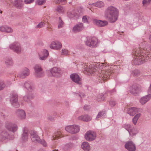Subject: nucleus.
<instances>
[{
	"mask_svg": "<svg viewBox=\"0 0 151 151\" xmlns=\"http://www.w3.org/2000/svg\"><path fill=\"white\" fill-rule=\"evenodd\" d=\"M134 56L132 63L134 64L139 65L144 63L146 60L151 58V56L149 55L148 52H146L144 50L138 48L135 49L132 52Z\"/></svg>",
	"mask_w": 151,
	"mask_h": 151,
	"instance_id": "nucleus-1",
	"label": "nucleus"
},
{
	"mask_svg": "<svg viewBox=\"0 0 151 151\" xmlns=\"http://www.w3.org/2000/svg\"><path fill=\"white\" fill-rule=\"evenodd\" d=\"M94 65L95 66H98L96 70L100 74L99 76V80H100L101 83L109 78L112 72L109 69L110 68L109 66H107L106 64L104 63H95Z\"/></svg>",
	"mask_w": 151,
	"mask_h": 151,
	"instance_id": "nucleus-2",
	"label": "nucleus"
},
{
	"mask_svg": "<svg viewBox=\"0 0 151 151\" xmlns=\"http://www.w3.org/2000/svg\"><path fill=\"white\" fill-rule=\"evenodd\" d=\"M104 14L105 16L110 22H114L117 19L119 11L115 7L110 6L106 9Z\"/></svg>",
	"mask_w": 151,
	"mask_h": 151,
	"instance_id": "nucleus-3",
	"label": "nucleus"
},
{
	"mask_svg": "<svg viewBox=\"0 0 151 151\" xmlns=\"http://www.w3.org/2000/svg\"><path fill=\"white\" fill-rule=\"evenodd\" d=\"M96 63H85L83 66V68L84 70H83L84 73L86 72L92 73L96 71V69L98 66H95L94 64Z\"/></svg>",
	"mask_w": 151,
	"mask_h": 151,
	"instance_id": "nucleus-4",
	"label": "nucleus"
},
{
	"mask_svg": "<svg viewBox=\"0 0 151 151\" xmlns=\"http://www.w3.org/2000/svg\"><path fill=\"white\" fill-rule=\"evenodd\" d=\"M46 72L49 76L55 77L60 76L62 74L60 69L56 67H54L50 70H47Z\"/></svg>",
	"mask_w": 151,
	"mask_h": 151,
	"instance_id": "nucleus-5",
	"label": "nucleus"
},
{
	"mask_svg": "<svg viewBox=\"0 0 151 151\" xmlns=\"http://www.w3.org/2000/svg\"><path fill=\"white\" fill-rule=\"evenodd\" d=\"M96 138V134L92 131H87L85 135V138L87 141L90 142L95 140Z\"/></svg>",
	"mask_w": 151,
	"mask_h": 151,
	"instance_id": "nucleus-6",
	"label": "nucleus"
},
{
	"mask_svg": "<svg viewBox=\"0 0 151 151\" xmlns=\"http://www.w3.org/2000/svg\"><path fill=\"white\" fill-rule=\"evenodd\" d=\"M9 48L17 53H20L22 51L20 44L18 42H14L9 45Z\"/></svg>",
	"mask_w": 151,
	"mask_h": 151,
	"instance_id": "nucleus-7",
	"label": "nucleus"
},
{
	"mask_svg": "<svg viewBox=\"0 0 151 151\" xmlns=\"http://www.w3.org/2000/svg\"><path fill=\"white\" fill-rule=\"evenodd\" d=\"M66 130L71 133H76L79 132V127L76 125L68 126L65 128Z\"/></svg>",
	"mask_w": 151,
	"mask_h": 151,
	"instance_id": "nucleus-8",
	"label": "nucleus"
},
{
	"mask_svg": "<svg viewBox=\"0 0 151 151\" xmlns=\"http://www.w3.org/2000/svg\"><path fill=\"white\" fill-rule=\"evenodd\" d=\"M35 70V75L37 77H41L44 75V73L40 66L36 65L34 67Z\"/></svg>",
	"mask_w": 151,
	"mask_h": 151,
	"instance_id": "nucleus-9",
	"label": "nucleus"
},
{
	"mask_svg": "<svg viewBox=\"0 0 151 151\" xmlns=\"http://www.w3.org/2000/svg\"><path fill=\"white\" fill-rule=\"evenodd\" d=\"M18 97L17 94L12 95L10 97V101L12 105L15 107L17 108L19 106V104L17 101Z\"/></svg>",
	"mask_w": 151,
	"mask_h": 151,
	"instance_id": "nucleus-10",
	"label": "nucleus"
},
{
	"mask_svg": "<svg viewBox=\"0 0 151 151\" xmlns=\"http://www.w3.org/2000/svg\"><path fill=\"white\" fill-rule=\"evenodd\" d=\"M61 43L58 41H55L51 42L50 45V48L55 50H59L62 47Z\"/></svg>",
	"mask_w": 151,
	"mask_h": 151,
	"instance_id": "nucleus-11",
	"label": "nucleus"
},
{
	"mask_svg": "<svg viewBox=\"0 0 151 151\" xmlns=\"http://www.w3.org/2000/svg\"><path fill=\"white\" fill-rule=\"evenodd\" d=\"M72 80L75 83L78 84H81V79L79 76L76 73H73L70 75Z\"/></svg>",
	"mask_w": 151,
	"mask_h": 151,
	"instance_id": "nucleus-12",
	"label": "nucleus"
},
{
	"mask_svg": "<svg viewBox=\"0 0 151 151\" xmlns=\"http://www.w3.org/2000/svg\"><path fill=\"white\" fill-rule=\"evenodd\" d=\"M16 114L18 118L21 120L24 119L26 117L25 111L22 109H18L16 111Z\"/></svg>",
	"mask_w": 151,
	"mask_h": 151,
	"instance_id": "nucleus-13",
	"label": "nucleus"
},
{
	"mask_svg": "<svg viewBox=\"0 0 151 151\" xmlns=\"http://www.w3.org/2000/svg\"><path fill=\"white\" fill-rule=\"evenodd\" d=\"M39 58L41 60H45L48 55V52L47 50L44 49L38 53Z\"/></svg>",
	"mask_w": 151,
	"mask_h": 151,
	"instance_id": "nucleus-14",
	"label": "nucleus"
},
{
	"mask_svg": "<svg viewBox=\"0 0 151 151\" xmlns=\"http://www.w3.org/2000/svg\"><path fill=\"white\" fill-rule=\"evenodd\" d=\"M125 147L129 151H135L136 150L135 145L131 141L127 142Z\"/></svg>",
	"mask_w": 151,
	"mask_h": 151,
	"instance_id": "nucleus-15",
	"label": "nucleus"
},
{
	"mask_svg": "<svg viewBox=\"0 0 151 151\" xmlns=\"http://www.w3.org/2000/svg\"><path fill=\"white\" fill-rule=\"evenodd\" d=\"M84 27L83 23H79L76 24L73 28V31L74 32H79L83 30Z\"/></svg>",
	"mask_w": 151,
	"mask_h": 151,
	"instance_id": "nucleus-16",
	"label": "nucleus"
},
{
	"mask_svg": "<svg viewBox=\"0 0 151 151\" xmlns=\"http://www.w3.org/2000/svg\"><path fill=\"white\" fill-rule=\"evenodd\" d=\"M97 43V40L95 37L92 38L86 42V45L90 47H94Z\"/></svg>",
	"mask_w": 151,
	"mask_h": 151,
	"instance_id": "nucleus-17",
	"label": "nucleus"
},
{
	"mask_svg": "<svg viewBox=\"0 0 151 151\" xmlns=\"http://www.w3.org/2000/svg\"><path fill=\"white\" fill-rule=\"evenodd\" d=\"M30 71L27 68H24L21 73L19 74V76L21 78H24L26 76H28Z\"/></svg>",
	"mask_w": 151,
	"mask_h": 151,
	"instance_id": "nucleus-18",
	"label": "nucleus"
},
{
	"mask_svg": "<svg viewBox=\"0 0 151 151\" xmlns=\"http://www.w3.org/2000/svg\"><path fill=\"white\" fill-rule=\"evenodd\" d=\"M138 108L135 107H130L127 110V113L131 116H133L136 113L139 112Z\"/></svg>",
	"mask_w": 151,
	"mask_h": 151,
	"instance_id": "nucleus-19",
	"label": "nucleus"
},
{
	"mask_svg": "<svg viewBox=\"0 0 151 151\" xmlns=\"http://www.w3.org/2000/svg\"><path fill=\"white\" fill-rule=\"evenodd\" d=\"M151 99V94H149L141 97L139 100V102L141 104L144 105L149 101Z\"/></svg>",
	"mask_w": 151,
	"mask_h": 151,
	"instance_id": "nucleus-20",
	"label": "nucleus"
},
{
	"mask_svg": "<svg viewBox=\"0 0 151 151\" xmlns=\"http://www.w3.org/2000/svg\"><path fill=\"white\" fill-rule=\"evenodd\" d=\"M94 23L99 27L104 26L108 24V22L106 21H101L95 19L93 21Z\"/></svg>",
	"mask_w": 151,
	"mask_h": 151,
	"instance_id": "nucleus-21",
	"label": "nucleus"
},
{
	"mask_svg": "<svg viewBox=\"0 0 151 151\" xmlns=\"http://www.w3.org/2000/svg\"><path fill=\"white\" fill-rule=\"evenodd\" d=\"M88 4L89 5L91 6H95L96 7L100 8H104L105 6V4L104 3L101 1H98L95 4L90 3H88Z\"/></svg>",
	"mask_w": 151,
	"mask_h": 151,
	"instance_id": "nucleus-22",
	"label": "nucleus"
},
{
	"mask_svg": "<svg viewBox=\"0 0 151 151\" xmlns=\"http://www.w3.org/2000/svg\"><path fill=\"white\" fill-rule=\"evenodd\" d=\"M141 91V88L137 86H133L130 88V92L134 95H137Z\"/></svg>",
	"mask_w": 151,
	"mask_h": 151,
	"instance_id": "nucleus-23",
	"label": "nucleus"
},
{
	"mask_svg": "<svg viewBox=\"0 0 151 151\" xmlns=\"http://www.w3.org/2000/svg\"><path fill=\"white\" fill-rule=\"evenodd\" d=\"M67 15L70 18H74L75 19L78 18V14L74 11H68L67 12Z\"/></svg>",
	"mask_w": 151,
	"mask_h": 151,
	"instance_id": "nucleus-24",
	"label": "nucleus"
},
{
	"mask_svg": "<svg viewBox=\"0 0 151 151\" xmlns=\"http://www.w3.org/2000/svg\"><path fill=\"white\" fill-rule=\"evenodd\" d=\"M31 138L33 142H38L40 141V137L38 136L36 133L35 132H33L31 134Z\"/></svg>",
	"mask_w": 151,
	"mask_h": 151,
	"instance_id": "nucleus-25",
	"label": "nucleus"
},
{
	"mask_svg": "<svg viewBox=\"0 0 151 151\" xmlns=\"http://www.w3.org/2000/svg\"><path fill=\"white\" fill-rule=\"evenodd\" d=\"M13 4L18 9L22 7L23 4L22 0H14Z\"/></svg>",
	"mask_w": 151,
	"mask_h": 151,
	"instance_id": "nucleus-26",
	"label": "nucleus"
},
{
	"mask_svg": "<svg viewBox=\"0 0 151 151\" xmlns=\"http://www.w3.org/2000/svg\"><path fill=\"white\" fill-rule=\"evenodd\" d=\"M6 128L9 130L13 132L16 131L17 129V125L15 124H10L7 125Z\"/></svg>",
	"mask_w": 151,
	"mask_h": 151,
	"instance_id": "nucleus-27",
	"label": "nucleus"
},
{
	"mask_svg": "<svg viewBox=\"0 0 151 151\" xmlns=\"http://www.w3.org/2000/svg\"><path fill=\"white\" fill-rule=\"evenodd\" d=\"M81 147L84 151H89L90 149L89 144L87 142H83L81 145Z\"/></svg>",
	"mask_w": 151,
	"mask_h": 151,
	"instance_id": "nucleus-28",
	"label": "nucleus"
},
{
	"mask_svg": "<svg viewBox=\"0 0 151 151\" xmlns=\"http://www.w3.org/2000/svg\"><path fill=\"white\" fill-rule=\"evenodd\" d=\"M91 118L88 115H86L84 116L82 115L78 117V119L79 120H82L86 122L90 121Z\"/></svg>",
	"mask_w": 151,
	"mask_h": 151,
	"instance_id": "nucleus-29",
	"label": "nucleus"
},
{
	"mask_svg": "<svg viewBox=\"0 0 151 151\" xmlns=\"http://www.w3.org/2000/svg\"><path fill=\"white\" fill-rule=\"evenodd\" d=\"M63 137L61 134V132L60 131H58L55 132L52 137V140H54L58 139L59 138H61Z\"/></svg>",
	"mask_w": 151,
	"mask_h": 151,
	"instance_id": "nucleus-30",
	"label": "nucleus"
},
{
	"mask_svg": "<svg viewBox=\"0 0 151 151\" xmlns=\"http://www.w3.org/2000/svg\"><path fill=\"white\" fill-rule=\"evenodd\" d=\"M34 97V96L33 94H29L27 96H24L23 99L24 101L29 103L30 102V100L32 99Z\"/></svg>",
	"mask_w": 151,
	"mask_h": 151,
	"instance_id": "nucleus-31",
	"label": "nucleus"
},
{
	"mask_svg": "<svg viewBox=\"0 0 151 151\" xmlns=\"http://www.w3.org/2000/svg\"><path fill=\"white\" fill-rule=\"evenodd\" d=\"M130 127L129 128V129L128 130L129 131L130 135L132 136L135 135L138 132L137 129L135 128H132L130 129Z\"/></svg>",
	"mask_w": 151,
	"mask_h": 151,
	"instance_id": "nucleus-32",
	"label": "nucleus"
},
{
	"mask_svg": "<svg viewBox=\"0 0 151 151\" xmlns=\"http://www.w3.org/2000/svg\"><path fill=\"white\" fill-rule=\"evenodd\" d=\"M28 130L27 128H25L24 129L23 133L22 135V138L24 139H26L28 137Z\"/></svg>",
	"mask_w": 151,
	"mask_h": 151,
	"instance_id": "nucleus-33",
	"label": "nucleus"
},
{
	"mask_svg": "<svg viewBox=\"0 0 151 151\" xmlns=\"http://www.w3.org/2000/svg\"><path fill=\"white\" fill-rule=\"evenodd\" d=\"M26 88L29 91H31L33 89V88L32 84L28 82H26L24 84Z\"/></svg>",
	"mask_w": 151,
	"mask_h": 151,
	"instance_id": "nucleus-34",
	"label": "nucleus"
},
{
	"mask_svg": "<svg viewBox=\"0 0 151 151\" xmlns=\"http://www.w3.org/2000/svg\"><path fill=\"white\" fill-rule=\"evenodd\" d=\"M5 32L7 33H11L13 31V29L7 25H5Z\"/></svg>",
	"mask_w": 151,
	"mask_h": 151,
	"instance_id": "nucleus-35",
	"label": "nucleus"
},
{
	"mask_svg": "<svg viewBox=\"0 0 151 151\" xmlns=\"http://www.w3.org/2000/svg\"><path fill=\"white\" fill-rule=\"evenodd\" d=\"M8 135L6 133L2 132L0 134V141L4 140L6 137H7Z\"/></svg>",
	"mask_w": 151,
	"mask_h": 151,
	"instance_id": "nucleus-36",
	"label": "nucleus"
},
{
	"mask_svg": "<svg viewBox=\"0 0 151 151\" xmlns=\"http://www.w3.org/2000/svg\"><path fill=\"white\" fill-rule=\"evenodd\" d=\"M140 113H138L136 114L133 119V123H137L138 119L141 116Z\"/></svg>",
	"mask_w": 151,
	"mask_h": 151,
	"instance_id": "nucleus-37",
	"label": "nucleus"
},
{
	"mask_svg": "<svg viewBox=\"0 0 151 151\" xmlns=\"http://www.w3.org/2000/svg\"><path fill=\"white\" fill-rule=\"evenodd\" d=\"M45 2V0H37L35 2L36 4L39 5H42Z\"/></svg>",
	"mask_w": 151,
	"mask_h": 151,
	"instance_id": "nucleus-38",
	"label": "nucleus"
},
{
	"mask_svg": "<svg viewBox=\"0 0 151 151\" xmlns=\"http://www.w3.org/2000/svg\"><path fill=\"white\" fill-rule=\"evenodd\" d=\"M105 114L104 111H102L99 112L96 117V119H99V118L104 117Z\"/></svg>",
	"mask_w": 151,
	"mask_h": 151,
	"instance_id": "nucleus-39",
	"label": "nucleus"
},
{
	"mask_svg": "<svg viewBox=\"0 0 151 151\" xmlns=\"http://www.w3.org/2000/svg\"><path fill=\"white\" fill-rule=\"evenodd\" d=\"M69 51L65 49H63L62 50L61 54L63 55H69Z\"/></svg>",
	"mask_w": 151,
	"mask_h": 151,
	"instance_id": "nucleus-40",
	"label": "nucleus"
},
{
	"mask_svg": "<svg viewBox=\"0 0 151 151\" xmlns=\"http://www.w3.org/2000/svg\"><path fill=\"white\" fill-rule=\"evenodd\" d=\"M151 2V0H143L142 1V4L144 6H146L150 4Z\"/></svg>",
	"mask_w": 151,
	"mask_h": 151,
	"instance_id": "nucleus-41",
	"label": "nucleus"
},
{
	"mask_svg": "<svg viewBox=\"0 0 151 151\" xmlns=\"http://www.w3.org/2000/svg\"><path fill=\"white\" fill-rule=\"evenodd\" d=\"M5 87L4 81L2 80H0V90H2Z\"/></svg>",
	"mask_w": 151,
	"mask_h": 151,
	"instance_id": "nucleus-42",
	"label": "nucleus"
},
{
	"mask_svg": "<svg viewBox=\"0 0 151 151\" xmlns=\"http://www.w3.org/2000/svg\"><path fill=\"white\" fill-rule=\"evenodd\" d=\"M5 63L7 65H12L13 64V61L11 59H8L5 61Z\"/></svg>",
	"mask_w": 151,
	"mask_h": 151,
	"instance_id": "nucleus-43",
	"label": "nucleus"
},
{
	"mask_svg": "<svg viewBox=\"0 0 151 151\" xmlns=\"http://www.w3.org/2000/svg\"><path fill=\"white\" fill-rule=\"evenodd\" d=\"M64 25L62 21L60 18L59 19L58 24V27L60 28L63 27Z\"/></svg>",
	"mask_w": 151,
	"mask_h": 151,
	"instance_id": "nucleus-44",
	"label": "nucleus"
},
{
	"mask_svg": "<svg viewBox=\"0 0 151 151\" xmlns=\"http://www.w3.org/2000/svg\"><path fill=\"white\" fill-rule=\"evenodd\" d=\"M89 17L87 16H84L82 18V21L84 23L88 22Z\"/></svg>",
	"mask_w": 151,
	"mask_h": 151,
	"instance_id": "nucleus-45",
	"label": "nucleus"
},
{
	"mask_svg": "<svg viewBox=\"0 0 151 151\" xmlns=\"http://www.w3.org/2000/svg\"><path fill=\"white\" fill-rule=\"evenodd\" d=\"M45 25V23L43 22H41L39 23L37 25V27L40 28L43 27Z\"/></svg>",
	"mask_w": 151,
	"mask_h": 151,
	"instance_id": "nucleus-46",
	"label": "nucleus"
},
{
	"mask_svg": "<svg viewBox=\"0 0 151 151\" xmlns=\"http://www.w3.org/2000/svg\"><path fill=\"white\" fill-rule=\"evenodd\" d=\"M40 141L38 143H41L44 146L46 147L47 146V144L45 141L44 139H40Z\"/></svg>",
	"mask_w": 151,
	"mask_h": 151,
	"instance_id": "nucleus-47",
	"label": "nucleus"
},
{
	"mask_svg": "<svg viewBox=\"0 0 151 151\" xmlns=\"http://www.w3.org/2000/svg\"><path fill=\"white\" fill-rule=\"evenodd\" d=\"M139 74V72L138 70H134L132 73V74L134 76H137Z\"/></svg>",
	"mask_w": 151,
	"mask_h": 151,
	"instance_id": "nucleus-48",
	"label": "nucleus"
},
{
	"mask_svg": "<svg viewBox=\"0 0 151 151\" xmlns=\"http://www.w3.org/2000/svg\"><path fill=\"white\" fill-rule=\"evenodd\" d=\"M56 11L59 13H62L63 11V8L60 6H58L56 9Z\"/></svg>",
	"mask_w": 151,
	"mask_h": 151,
	"instance_id": "nucleus-49",
	"label": "nucleus"
},
{
	"mask_svg": "<svg viewBox=\"0 0 151 151\" xmlns=\"http://www.w3.org/2000/svg\"><path fill=\"white\" fill-rule=\"evenodd\" d=\"M98 101H100L101 100H104V98L103 96V95L102 94H99L98 96Z\"/></svg>",
	"mask_w": 151,
	"mask_h": 151,
	"instance_id": "nucleus-50",
	"label": "nucleus"
},
{
	"mask_svg": "<svg viewBox=\"0 0 151 151\" xmlns=\"http://www.w3.org/2000/svg\"><path fill=\"white\" fill-rule=\"evenodd\" d=\"M5 25H2L0 26V31L2 32H5Z\"/></svg>",
	"mask_w": 151,
	"mask_h": 151,
	"instance_id": "nucleus-51",
	"label": "nucleus"
},
{
	"mask_svg": "<svg viewBox=\"0 0 151 151\" xmlns=\"http://www.w3.org/2000/svg\"><path fill=\"white\" fill-rule=\"evenodd\" d=\"M116 104V103L115 101L113 100H111L109 102L110 105L111 106H114Z\"/></svg>",
	"mask_w": 151,
	"mask_h": 151,
	"instance_id": "nucleus-52",
	"label": "nucleus"
},
{
	"mask_svg": "<svg viewBox=\"0 0 151 151\" xmlns=\"http://www.w3.org/2000/svg\"><path fill=\"white\" fill-rule=\"evenodd\" d=\"M34 1V0H24V2L25 4H30Z\"/></svg>",
	"mask_w": 151,
	"mask_h": 151,
	"instance_id": "nucleus-53",
	"label": "nucleus"
},
{
	"mask_svg": "<svg viewBox=\"0 0 151 151\" xmlns=\"http://www.w3.org/2000/svg\"><path fill=\"white\" fill-rule=\"evenodd\" d=\"M66 1V0H54V1L56 4H60L61 2H63Z\"/></svg>",
	"mask_w": 151,
	"mask_h": 151,
	"instance_id": "nucleus-54",
	"label": "nucleus"
},
{
	"mask_svg": "<svg viewBox=\"0 0 151 151\" xmlns=\"http://www.w3.org/2000/svg\"><path fill=\"white\" fill-rule=\"evenodd\" d=\"M83 108L85 110H87L89 109V106L88 105H85L84 106Z\"/></svg>",
	"mask_w": 151,
	"mask_h": 151,
	"instance_id": "nucleus-55",
	"label": "nucleus"
},
{
	"mask_svg": "<svg viewBox=\"0 0 151 151\" xmlns=\"http://www.w3.org/2000/svg\"><path fill=\"white\" fill-rule=\"evenodd\" d=\"M148 92L149 93H151V83L149 88L148 89Z\"/></svg>",
	"mask_w": 151,
	"mask_h": 151,
	"instance_id": "nucleus-56",
	"label": "nucleus"
},
{
	"mask_svg": "<svg viewBox=\"0 0 151 151\" xmlns=\"http://www.w3.org/2000/svg\"><path fill=\"white\" fill-rule=\"evenodd\" d=\"M1 115L2 116H3L4 118H5V117L6 116L2 113Z\"/></svg>",
	"mask_w": 151,
	"mask_h": 151,
	"instance_id": "nucleus-57",
	"label": "nucleus"
},
{
	"mask_svg": "<svg viewBox=\"0 0 151 151\" xmlns=\"http://www.w3.org/2000/svg\"><path fill=\"white\" fill-rule=\"evenodd\" d=\"M2 12V11L0 9V13L1 14Z\"/></svg>",
	"mask_w": 151,
	"mask_h": 151,
	"instance_id": "nucleus-58",
	"label": "nucleus"
},
{
	"mask_svg": "<svg viewBox=\"0 0 151 151\" xmlns=\"http://www.w3.org/2000/svg\"><path fill=\"white\" fill-rule=\"evenodd\" d=\"M150 39L151 41V35H150Z\"/></svg>",
	"mask_w": 151,
	"mask_h": 151,
	"instance_id": "nucleus-59",
	"label": "nucleus"
},
{
	"mask_svg": "<svg viewBox=\"0 0 151 151\" xmlns=\"http://www.w3.org/2000/svg\"><path fill=\"white\" fill-rule=\"evenodd\" d=\"M106 0L108 1H111L112 0Z\"/></svg>",
	"mask_w": 151,
	"mask_h": 151,
	"instance_id": "nucleus-60",
	"label": "nucleus"
},
{
	"mask_svg": "<svg viewBox=\"0 0 151 151\" xmlns=\"http://www.w3.org/2000/svg\"><path fill=\"white\" fill-rule=\"evenodd\" d=\"M150 49L151 50V46H150Z\"/></svg>",
	"mask_w": 151,
	"mask_h": 151,
	"instance_id": "nucleus-61",
	"label": "nucleus"
},
{
	"mask_svg": "<svg viewBox=\"0 0 151 151\" xmlns=\"http://www.w3.org/2000/svg\"><path fill=\"white\" fill-rule=\"evenodd\" d=\"M58 151L55 150H54V151Z\"/></svg>",
	"mask_w": 151,
	"mask_h": 151,
	"instance_id": "nucleus-62",
	"label": "nucleus"
}]
</instances>
